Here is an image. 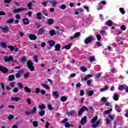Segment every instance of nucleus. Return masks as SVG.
I'll return each mask as SVG.
<instances>
[{"mask_svg": "<svg viewBox=\"0 0 128 128\" xmlns=\"http://www.w3.org/2000/svg\"><path fill=\"white\" fill-rule=\"evenodd\" d=\"M91 124H92V128H98V126L100 124V120H98V116H96L92 119Z\"/></svg>", "mask_w": 128, "mask_h": 128, "instance_id": "obj_1", "label": "nucleus"}, {"mask_svg": "<svg viewBox=\"0 0 128 128\" xmlns=\"http://www.w3.org/2000/svg\"><path fill=\"white\" fill-rule=\"evenodd\" d=\"M27 66L28 68L30 70V72H34V63L32 62V60H29L27 62Z\"/></svg>", "mask_w": 128, "mask_h": 128, "instance_id": "obj_2", "label": "nucleus"}, {"mask_svg": "<svg viewBox=\"0 0 128 128\" xmlns=\"http://www.w3.org/2000/svg\"><path fill=\"white\" fill-rule=\"evenodd\" d=\"M92 40H94V36H92V35H90V36H88L85 38L84 40V42L86 44H90Z\"/></svg>", "mask_w": 128, "mask_h": 128, "instance_id": "obj_3", "label": "nucleus"}, {"mask_svg": "<svg viewBox=\"0 0 128 128\" xmlns=\"http://www.w3.org/2000/svg\"><path fill=\"white\" fill-rule=\"evenodd\" d=\"M4 60L6 62H14V58H12V55H10L9 56H4Z\"/></svg>", "mask_w": 128, "mask_h": 128, "instance_id": "obj_4", "label": "nucleus"}, {"mask_svg": "<svg viewBox=\"0 0 128 128\" xmlns=\"http://www.w3.org/2000/svg\"><path fill=\"white\" fill-rule=\"evenodd\" d=\"M86 110L87 112H88V107L86 106H83L80 108V110L78 112V115L79 116H80L82 114V112H86Z\"/></svg>", "mask_w": 128, "mask_h": 128, "instance_id": "obj_5", "label": "nucleus"}, {"mask_svg": "<svg viewBox=\"0 0 128 128\" xmlns=\"http://www.w3.org/2000/svg\"><path fill=\"white\" fill-rule=\"evenodd\" d=\"M0 72L2 74H8V69L4 66H0Z\"/></svg>", "mask_w": 128, "mask_h": 128, "instance_id": "obj_6", "label": "nucleus"}, {"mask_svg": "<svg viewBox=\"0 0 128 128\" xmlns=\"http://www.w3.org/2000/svg\"><path fill=\"white\" fill-rule=\"evenodd\" d=\"M0 86L2 90V94L3 96H6V92L4 90V84L2 82L0 83Z\"/></svg>", "mask_w": 128, "mask_h": 128, "instance_id": "obj_7", "label": "nucleus"}, {"mask_svg": "<svg viewBox=\"0 0 128 128\" xmlns=\"http://www.w3.org/2000/svg\"><path fill=\"white\" fill-rule=\"evenodd\" d=\"M28 10V8H19L18 9H14L13 10V12H14V14H18V12H22V10Z\"/></svg>", "mask_w": 128, "mask_h": 128, "instance_id": "obj_8", "label": "nucleus"}, {"mask_svg": "<svg viewBox=\"0 0 128 128\" xmlns=\"http://www.w3.org/2000/svg\"><path fill=\"white\" fill-rule=\"evenodd\" d=\"M28 36L31 40H36L38 38V37H36V36L34 34H30Z\"/></svg>", "mask_w": 128, "mask_h": 128, "instance_id": "obj_9", "label": "nucleus"}, {"mask_svg": "<svg viewBox=\"0 0 128 128\" xmlns=\"http://www.w3.org/2000/svg\"><path fill=\"white\" fill-rule=\"evenodd\" d=\"M0 28L3 31L8 32L10 31V28L8 26H6L4 27L0 26Z\"/></svg>", "mask_w": 128, "mask_h": 128, "instance_id": "obj_10", "label": "nucleus"}, {"mask_svg": "<svg viewBox=\"0 0 128 128\" xmlns=\"http://www.w3.org/2000/svg\"><path fill=\"white\" fill-rule=\"evenodd\" d=\"M48 44H49L50 48H52V46H56V42H54V40L48 41Z\"/></svg>", "mask_w": 128, "mask_h": 128, "instance_id": "obj_11", "label": "nucleus"}, {"mask_svg": "<svg viewBox=\"0 0 128 128\" xmlns=\"http://www.w3.org/2000/svg\"><path fill=\"white\" fill-rule=\"evenodd\" d=\"M92 78V74H88L86 75L85 77L84 78H82L81 80L82 81V80H83L86 81L88 80V78Z\"/></svg>", "mask_w": 128, "mask_h": 128, "instance_id": "obj_12", "label": "nucleus"}, {"mask_svg": "<svg viewBox=\"0 0 128 128\" xmlns=\"http://www.w3.org/2000/svg\"><path fill=\"white\" fill-rule=\"evenodd\" d=\"M46 24H48V26H52L54 24V19L49 18L48 20H47Z\"/></svg>", "mask_w": 128, "mask_h": 128, "instance_id": "obj_13", "label": "nucleus"}, {"mask_svg": "<svg viewBox=\"0 0 128 128\" xmlns=\"http://www.w3.org/2000/svg\"><path fill=\"white\" fill-rule=\"evenodd\" d=\"M105 24L107 26H112L114 22L112 21V20H108L105 22Z\"/></svg>", "mask_w": 128, "mask_h": 128, "instance_id": "obj_14", "label": "nucleus"}, {"mask_svg": "<svg viewBox=\"0 0 128 128\" xmlns=\"http://www.w3.org/2000/svg\"><path fill=\"white\" fill-rule=\"evenodd\" d=\"M86 118H87L86 116H85L83 117V118H82V120H81L80 122V124H81L82 126L84 125V124H86Z\"/></svg>", "mask_w": 128, "mask_h": 128, "instance_id": "obj_15", "label": "nucleus"}, {"mask_svg": "<svg viewBox=\"0 0 128 128\" xmlns=\"http://www.w3.org/2000/svg\"><path fill=\"white\" fill-rule=\"evenodd\" d=\"M56 52H60V44H56L54 46Z\"/></svg>", "mask_w": 128, "mask_h": 128, "instance_id": "obj_16", "label": "nucleus"}, {"mask_svg": "<svg viewBox=\"0 0 128 128\" xmlns=\"http://www.w3.org/2000/svg\"><path fill=\"white\" fill-rule=\"evenodd\" d=\"M52 94L56 98H60V92L58 91L54 92Z\"/></svg>", "mask_w": 128, "mask_h": 128, "instance_id": "obj_17", "label": "nucleus"}, {"mask_svg": "<svg viewBox=\"0 0 128 128\" xmlns=\"http://www.w3.org/2000/svg\"><path fill=\"white\" fill-rule=\"evenodd\" d=\"M72 44L70 43L68 45H66L64 47L62 48V50H70V48H72Z\"/></svg>", "mask_w": 128, "mask_h": 128, "instance_id": "obj_18", "label": "nucleus"}, {"mask_svg": "<svg viewBox=\"0 0 128 128\" xmlns=\"http://www.w3.org/2000/svg\"><path fill=\"white\" fill-rule=\"evenodd\" d=\"M44 32H46V30H44V28H40L38 30V34H40V36H42V35L44 34Z\"/></svg>", "mask_w": 128, "mask_h": 128, "instance_id": "obj_19", "label": "nucleus"}, {"mask_svg": "<svg viewBox=\"0 0 128 128\" xmlns=\"http://www.w3.org/2000/svg\"><path fill=\"white\" fill-rule=\"evenodd\" d=\"M56 30H52L50 31V35L51 36H56Z\"/></svg>", "mask_w": 128, "mask_h": 128, "instance_id": "obj_20", "label": "nucleus"}, {"mask_svg": "<svg viewBox=\"0 0 128 128\" xmlns=\"http://www.w3.org/2000/svg\"><path fill=\"white\" fill-rule=\"evenodd\" d=\"M126 85H124V84L120 85L118 87V90H126Z\"/></svg>", "mask_w": 128, "mask_h": 128, "instance_id": "obj_21", "label": "nucleus"}, {"mask_svg": "<svg viewBox=\"0 0 128 128\" xmlns=\"http://www.w3.org/2000/svg\"><path fill=\"white\" fill-rule=\"evenodd\" d=\"M11 100H12V102H18L19 100H20L21 98H18L16 96H15L14 98V97H12L11 98Z\"/></svg>", "mask_w": 128, "mask_h": 128, "instance_id": "obj_22", "label": "nucleus"}, {"mask_svg": "<svg viewBox=\"0 0 128 128\" xmlns=\"http://www.w3.org/2000/svg\"><path fill=\"white\" fill-rule=\"evenodd\" d=\"M86 92L88 94V96H94V91H90L89 90H87Z\"/></svg>", "mask_w": 128, "mask_h": 128, "instance_id": "obj_23", "label": "nucleus"}, {"mask_svg": "<svg viewBox=\"0 0 128 128\" xmlns=\"http://www.w3.org/2000/svg\"><path fill=\"white\" fill-rule=\"evenodd\" d=\"M42 14L40 12H38L36 14V18L37 20H42Z\"/></svg>", "mask_w": 128, "mask_h": 128, "instance_id": "obj_24", "label": "nucleus"}, {"mask_svg": "<svg viewBox=\"0 0 128 128\" xmlns=\"http://www.w3.org/2000/svg\"><path fill=\"white\" fill-rule=\"evenodd\" d=\"M23 22L24 24H30V20L28 18H24L23 19Z\"/></svg>", "mask_w": 128, "mask_h": 128, "instance_id": "obj_25", "label": "nucleus"}, {"mask_svg": "<svg viewBox=\"0 0 128 128\" xmlns=\"http://www.w3.org/2000/svg\"><path fill=\"white\" fill-rule=\"evenodd\" d=\"M14 80V75L10 74L8 76V81L12 82Z\"/></svg>", "mask_w": 128, "mask_h": 128, "instance_id": "obj_26", "label": "nucleus"}, {"mask_svg": "<svg viewBox=\"0 0 128 128\" xmlns=\"http://www.w3.org/2000/svg\"><path fill=\"white\" fill-rule=\"evenodd\" d=\"M112 112V108H110L108 110H106L104 111V114H108Z\"/></svg>", "mask_w": 128, "mask_h": 128, "instance_id": "obj_27", "label": "nucleus"}, {"mask_svg": "<svg viewBox=\"0 0 128 128\" xmlns=\"http://www.w3.org/2000/svg\"><path fill=\"white\" fill-rule=\"evenodd\" d=\"M49 2H50V4H52V6L53 8L56 6V4H58V2H56L54 1V0H49Z\"/></svg>", "mask_w": 128, "mask_h": 128, "instance_id": "obj_28", "label": "nucleus"}, {"mask_svg": "<svg viewBox=\"0 0 128 128\" xmlns=\"http://www.w3.org/2000/svg\"><path fill=\"white\" fill-rule=\"evenodd\" d=\"M45 114L46 111H44V110H41L38 113V114L40 116H44Z\"/></svg>", "mask_w": 128, "mask_h": 128, "instance_id": "obj_29", "label": "nucleus"}, {"mask_svg": "<svg viewBox=\"0 0 128 128\" xmlns=\"http://www.w3.org/2000/svg\"><path fill=\"white\" fill-rule=\"evenodd\" d=\"M0 45H1V46H2V48H8V46L6 45V43L4 42H1Z\"/></svg>", "mask_w": 128, "mask_h": 128, "instance_id": "obj_30", "label": "nucleus"}, {"mask_svg": "<svg viewBox=\"0 0 128 128\" xmlns=\"http://www.w3.org/2000/svg\"><path fill=\"white\" fill-rule=\"evenodd\" d=\"M38 108L41 110H44L46 108V106H44V104H42L38 106Z\"/></svg>", "mask_w": 128, "mask_h": 128, "instance_id": "obj_31", "label": "nucleus"}, {"mask_svg": "<svg viewBox=\"0 0 128 128\" xmlns=\"http://www.w3.org/2000/svg\"><path fill=\"white\" fill-rule=\"evenodd\" d=\"M38 111V109H36V106H34L32 109V110L31 111V113L32 114H36V112Z\"/></svg>", "mask_w": 128, "mask_h": 128, "instance_id": "obj_32", "label": "nucleus"}, {"mask_svg": "<svg viewBox=\"0 0 128 128\" xmlns=\"http://www.w3.org/2000/svg\"><path fill=\"white\" fill-rule=\"evenodd\" d=\"M17 86L20 89L24 88V85H22V84L21 82H18Z\"/></svg>", "mask_w": 128, "mask_h": 128, "instance_id": "obj_33", "label": "nucleus"}, {"mask_svg": "<svg viewBox=\"0 0 128 128\" xmlns=\"http://www.w3.org/2000/svg\"><path fill=\"white\" fill-rule=\"evenodd\" d=\"M67 100H68V98H66L64 96H62L60 98V100H61V102H66Z\"/></svg>", "mask_w": 128, "mask_h": 128, "instance_id": "obj_34", "label": "nucleus"}, {"mask_svg": "<svg viewBox=\"0 0 128 128\" xmlns=\"http://www.w3.org/2000/svg\"><path fill=\"white\" fill-rule=\"evenodd\" d=\"M32 2H30L27 4V7L28 8V10H32Z\"/></svg>", "mask_w": 128, "mask_h": 128, "instance_id": "obj_35", "label": "nucleus"}, {"mask_svg": "<svg viewBox=\"0 0 128 128\" xmlns=\"http://www.w3.org/2000/svg\"><path fill=\"white\" fill-rule=\"evenodd\" d=\"M80 70H82V72H86L88 70V68L84 66H81L80 68Z\"/></svg>", "mask_w": 128, "mask_h": 128, "instance_id": "obj_36", "label": "nucleus"}, {"mask_svg": "<svg viewBox=\"0 0 128 128\" xmlns=\"http://www.w3.org/2000/svg\"><path fill=\"white\" fill-rule=\"evenodd\" d=\"M47 108H48L49 110H54V108L50 104H47Z\"/></svg>", "mask_w": 128, "mask_h": 128, "instance_id": "obj_37", "label": "nucleus"}, {"mask_svg": "<svg viewBox=\"0 0 128 128\" xmlns=\"http://www.w3.org/2000/svg\"><path fill=\"white\" fill-rule=\"evenodd\" d=\"M120 12L122 14H126V12L124 11V9L122 8H120Z\"/></svg>", "mask_w": 128, "mask_h": 128, "instance_id": "obj_38", "label": "nucleus"}, {"mask_svg": "<svg viewBox=\"0 0 128 128\" xmlns=\"http://www.w3.org/2000/svg\"><path fill=\"white\" fill-rule=\"evenodd\" d=\"M116 112H120V106H118V104H116Z\"/></svg>", "mask_w": 128, "mask_h": 128, "instance_id": "obj_39", "label": "nucleus"}, {"mask_svg": "<svg viewBox=\"0 0 128 128\" xmlns=\"http://www.w3.org/2000/svg\"><path fill=\"white\" fill-rule=\"evenodd\" d=\"M24 90L25 92H31L30 88H28V86L24 87Z\"/></svg>", "mask_w": 128, "mask_h": 128, "instance_id": "obj_40", "label": "nucleus"}, {"mask_svg": "<svg viewBox=\"0 0 128 128\" xmlns=\"http://www.w3.org/2000/svg\"><path fill=\"white\" fill-rule=\"evenodd\" d=\"M88 60L89 62H94V60H96V59L94 58V56H92L91 57H90L89 58H88Z\"/></svg>", "mask_w": 128, "mask_h": 128, "instance_id": "obj_41", "label": "nucleus"}, {"mask_svg": "<svg viewBox=\"0 0 128 128\" xmlns=\"http://www.w3.org/2000/svg\"><path fill=\"white\" fill-rule=\"evenodd\" d=\"M41 86H42V88H47V90H50V86L45 84H42Z\"/></svg>", "mask_w": 128, "mask_h": 128, "instance_id": "obj_42", "label": "nucleus"}, {"mask_svg": "<svg viewBox=\"0 0 128 128\" xmlns=\"http://www.w3.org/2000/svg\"><path fill=\"white\" fill-rule=\"evenodd\" d=\"M114 100L118 101V96L116 94H114V96L113 98Z\"/></svg>", "mask_w": 128, "mask_h": 128, "instance_id": "obj_43", "label": "nucleus"}, {"mask_svg": "<svg viewBox=\"0 0 128 128\" xmlns=\"http://www.w3.org/2000/svg\"><path fill=\"white\" fill-rule=\"evenodd\" d=\"M14 22V18H10V20L6 21L7 24H12Z\"/></svg>", "mask_w": 128, "mask_h": 128, "instance_id": "obj_44", "label": "nucleus"}, {"mask_svg": "<svg viewBox=\"0 0 128 128\" xmlns=\"http://www.w3.org/2000/svg\"><path fill=\"white\" fill-rule=\"evenodd\" d=\"M96 38L98 42H100V40H102V36H100V34H96Z\"/></svg>", "mask_w": 128, "mask_h": 128, "instance_id": "obj_45", "label": "nucleus"}, {"mask_svg": "<svg viewBox=\"0 0 128 128\" xmlns=\"http://www.w3.org/2000/svg\"><path fill=\"white\" fill-rule=\"evenodd\" d=\"M33 124V126H34V128H36V126H38V122L37 121H34L32 122Z\"/></svg>", "mask_w": 128, "mask_h": 128, "instance_id": "obj_46", "label": "nucleus"}, {"mask_svg": "<svg viewBox=\"0 0 128 128\" xmlns=\"http://www.w3.org/2000/svg\"><path fill=\"white\" fill-rule=\"evenodd\" d=\"M16 78H20V72H18L15 75Z\"/></svg>", "mask_w": 128, "mask_h": 128, "instance_id": "obj_47", "label": "nucleus"}, {"mask_svg": "<svg viewBox=\"0 0 128 128\" xmlns=\"http://www.w3.org/2000/svg\"><path fill=\"white\" fill-rule=\"evenodd\" d=\"M14 115L11 114L8 117V120H14Z\"/></svg>", "mask_w": 128, "mask_h": 128, "instance_id": "obj_48", "label": "nucleus"}, {"mask_svg": "<svg viewBox=\"0 0 128 128\" xmlns=\"http://www.w3.org/2000/svg\"><path fill=\"white\" fill-rule=\"evenodd\" d=\"M60 10H66V6L64 4H62L60 6Z\"/></svg>", "mask_w": 128, "mask_h": 128, "instance_id": "obj_49", "label": "nucleus"}, {"mask_svg": "<svg viewBox=\"0 0 128 128\" xmlns=\"http://www.w3.org/2000/svg\"><path fill=\"white\" fill-rule=\"evenodd\" d=\"M42 12L43 14H44V16H48V10H42Z\"/></svg>", "mask_w": 128, "mask_h": 128, "instance_id": "obj_50", "label": "nucleus"}, {"mask_svg": "<svg viewBox=\"0 0 128 128\" xmlns=\"http://www.w3.org/2000/svg\"><path fill=\"white\" fill-rule=\"evenodd\" d=\"M101 100L103 102H106L108 101V98H106V97H102V98H101Z\"/></svg>", "mask_w": 128, "mask_h": 128, "instance_id": "obj_51", "label": "nucleus"}, {"mask_svg": "<svg viewBox=\"0 0 128 128\" xmlns=\"http://www.w3.org/2000/svg\"><path fill=\"white\" fill-rule=\"evenodd\" d=\"M8 48H10L11 52H12V50H14V46H8Z\"/></svg>", "mask_w": 128, "mask_h": 128, "instance_id": "obj_52", "label": "nucleus"}, {"mask_svg": "<svg viewBox=\"0 0 128 128\" xmlns=\"http://www.w3.org/2000/svg\"><path fill=\"white\" fill-rule=\"evenodd\" d=\"M48 2H49V1H45V2H43L42 3V6H46V4H48Z\"/></svg>", "mask_w": 128, "mask_h": 128, "instance_id": "obj_53", "label": "nucleus"}, {"mask_svg": "<svg viewBox=\"0 0 128 128\" xmlns=\"http://www.w3.org/2000/svg\"><path fill=\"white\" fill-rule=\"evenodd\" d=\"M80 36V32H76L74 34V38H78Z\"/></svg>", "mask_w": 128, "mask_h": 128, "instance_id": "obj_54", "label": "nucleus"}, {"mask_svg": "<svg viewBox=\"0 0 128 128\" xmlns=\"http://www.w3.org/2000/svg\"><path fill=\"white\" fill-rule=\"evenodd\" d=\"M12 92H15L16 93L18 92V88L17 87H15L14 90H12Z\"/></svg>", "mask_w": 128, "mask_h": 128, "instance_id": "obj_55", "label": "nucleus"}, {"mask_svg": "<svg viewBox=\"0 0 128 128\" xmlns=\"http://www.w3.org/2000/svg\"><path fill=\"white\" fill-rule=\"evenodd\" d=\"M74 110H72L70 112H66V114L67 116H72V114H74Z\"/></svg>", "mask_w": 128, "mask_h": 128, "instance_id": "obj_56", "label": "nucleus"}, {"mask_svg": "<svg viewBox=\"0 0 128 128\" xmlns=\"http://www.w3.org/2000/svg\"><path fill=\"white\" fill-rule=\"evenodd\" d=\"M68 118H65L61 121V124H66V122H68Z\"/></svg>", "mask_w": 128, "mask_h": 128, "instance_id": "obj_57", "label": "nucleus"}, {"mask_svg": "<svg viewBox=\"0 0 128 128\" xmlns=\"http://www.w3.org/2000/svg\"><path fill=\"white\" fill-rule=\"evenodd\" d=\"M102 76V73L99 72L98 73L96 74L95 76L97 78H100V76Z\"/></svg>", "mask_w": 128, "mask_h": 128, "instance_id": "obj_58", "label": "nucleus"}, {"mask_svg": "<svg viewBox=\"0 0 128 128\" xmlns=\"http://www.w3.org/2000/svg\"><path fill=\"white\" fill-rule=\"evenodd\" d=\"M120 29L122 30H126V26L124 25H122L120 27Z\"/></svg>", "mask_w": 128, "mask_h": 128, "instance_id": "obj_59", "label": "nucleus"}, {"mask_svg": "<svg viewBox=\"0 0 128 128\" xmlns=\"http://www.w3.org/2000/svg\"><path fill=\"white\" fill-rule=\"evenodd\" d=\"M64 126L65 128H70V123H68V122H66L65 123Z\"/></svg>", "mask_w": 128, "mask_h": 128, "instance_id": "obj_60", "label": "nucleus"}, {"mask_svg": "<svg viewBox=\"0 0 128 128\" xmlns=\"http://www.w3.org/2000/svg\"><path fill=\"white\" fill-rule=\"evenodd\" d=\"M12 0H4V4H10V2H12Z\"/></svg>", "mask_w": 128, "mask_h": 128, "instance_id": "obj_61", "label": "nucleus"}, {"mask_svg": "<svg viewBox=\"0 0 128 128\" xmlns=\"http://www.w3.org/2000/svg\"><path fill=\"white\" fill-rule=\"evenodd\" d=\"M21 60L22 62H24L26 60V56H22L21 58Z\"/></svg>", "mask_w": 128, "mask_h": 128, "instance_id": "obj_62", "label": "nucleus"}, {"mask_svg": "<svg viewBox=\"0 0 128 128\" xmlns=\"http://www.w3.org/2000/svg\"><path fill=\"white\" fill-rule=\"evenodd\" d=\"M25 114H26V116H30V114H32L31 111L29 112V111H28V110L25 112Z\"/></svg>", "mask_w": 128, "mask_h": 128, "instance_id": "obj_63", "label": "nucleus"}, {"mask_svg": "<svg viewBox=\"0 0 128 128\" xmlns=\"http://www.w3.org/2000/svg\"><path fill=\"white\" fill-rule=\"evenodd\" d=\"M50 126V122H46V123H45V127L46 128H48V126Z\"/></svg>", "mask_w": 128, "mask_h": 128, "instance_id": "obj_64", "label": "nucleus"}]
</instances>
